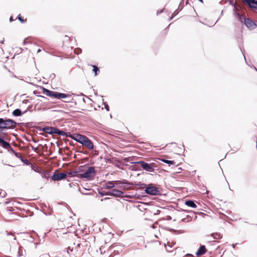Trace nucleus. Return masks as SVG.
Segmentation results:
<instances>
[{"label": "nucleus", "mask_w": 257, "mask_h": 257, "mask_svg": "<svg viewBox=\"0 0 257 257\" xmlns=\"http://www.w3.org/2000/svg\"><path fill=\"white\" fill-rule=\"evenodd\" d=\"M181 210H182V211H184V212H186V213H189V212H191V211H190V210H186V209H182Z\"/></svg>", "instance_id": "obj_52"}, {"label": "nucleus", "mask_w": 257, "mask_h": 257, "mask_svg": "<svg viewBox=\"0 0 257 257\" xmlns=\"http://www.w3.org/2000/svg\"><path fill=\"white\" fill-rule=\"evenodd\" d=\"M164 228H165V230H166L167 231H173L175 234H178L180 233L179 232V231H178L177 230H175V229H173V228H169V227H166Z\"/></svg>", "instance_id": "obj_30"}, {"label": "nucleus", "mask_w": 257, "mask_h": 257, "mask_svg": "<svg viewBox=\"0 0 257 257\" xmlns=\"http://www.w3.org/2000/svg\"><path fill=\"white\" fill-rule=\"evenodd\" d=\"M82 52V50L80 48H76L74 49V52L75 54L78 55L80 54Z\"/></svg>", "instance_id": "obj_36"}, {"label": "nucleus", "mask_w": 257, "mask_h": 257, "mask_svg": "<svg viewBox=\"0 0 257 257\" xmlns=\"http://www.w3.org/2000/svg\"><path fill=\"white\" fill-rule=\"evenodd\" d=\"M125 184H117V186H115L116 187H120L121 186H123Z\"/></svg>", "instance_id": "obj_51"}, {"label": "nucleus", "mask_w": 257, "mask_h": 257, "mask_svg": "<svg viewBox=\"0 0 257 257\" xmlns=\"http://www.w3.org/2000/svg\"><path fill=\"white\" fill-rule=\"evenodd\" d=\"M87 168L84 173L80 174L79 178H85L87 180H91L95 177L96 171L92 166L87 167Z\"/></svg>", "instance_id": "obj_3"}, {"label": "nucleus", "mask_w": 257, "mask_h": 257, "mask_svg": "<svg viewBox=\"0 0 257 257\" xmlns=\"http://www.w3.org/2000/svg\"><path fill=\"white\" fill-rule=\"evenodd\" d=\"M7 210L10 212H12L14 210V208L12 207H8L7 208Z\"/></svg>", "instance_id": "obj_47"}, {"label": "nucleus", "mask_w": 257, "mask_h": 257, "mask_svg": "<svg viewBox=\"0 0 257 257\" xmlns=\"http://www.w3.org/2000/svg\"><path fill=\"white\" fill-rule=\"evenodd\" d=\"M40 87L42 89L43 93L49 97H51L57 99L67 98V101H64L65 102H71V100L73 99V98H71V95L69 94H66L64 93H61L57 91L50 90L45 88L44 87L41 86H40Z\"/></svg>", "instance_id": "obj_1"}, {"label": "nucleus", "mask_w": 257, "mask_h": 257, "mask_svg": "<svg viewBox=\"0 0 257 257\" xmlns=\"http://www.w3.org/2000/svg\"><path fill=\"white\" fill-rule=\"evenodd\" d=\"M32 169L36 173H38L39 174H41V172H42L44 169L41 168H40V167H37L36 168V169H33V168H32Z\"/></svg>", "instance_id": "obj_33"}, {"label": "nucleus", "mask_w": 257, "mask_h": 257, "mask_svg": "<svg viewBox=\"0 0 257 257\" xmlns=\"http://www.w3.org/2000/svg\"><path fill=\"white\" fill-rule=\"evenodd\" d=\"M210 236H212L213 238V239H221L222 237V235L219 232L212 233L210 234Z\"/></svg>", "instance_id": "obj_22"}, {"label": "nucleus", "mask_w": 257, "mask_h": 257, "mask_svg": "<svg viewBox=\"0 0 257 257\" xmlns=\"http://www.w3.org/2000/svg\"><path fill=\"white\" fill-rule=\"evenodd\" d=\"M183 3H184V0H181V1L180 3V4L179 5V8L180 7V8H181L182 6L184 7Z\"/></svg>", "instance_id": "obj_49"}, {"label": "nucleus", "mask_w": 257, "mask_h": 257, "mask_svg": "<svg viewBox=\"0 0 257 257\" xmlns=\"http://www.w3.org/2000/svg\"><path fill=\"white\" fill-rule=\"evenodd\" d=\"M184 204L187 206L192 208H195L197 207V205L195 204V201L194 200L186 199L185 200Z\"/></svg>", "instance_id": "obj_15"}, {"label": "nucleus", "mask_w": 257, "mask_h": 257, "mask_svg": "<svg viewBox=\"0 0 257 257\" xmlns=\"http://www.w3.org/2000/svg\"><path fill=\"white\" fill-rule=\"evenodd\" d=\"M93 67V72L94 73V75L96 76L100 72L99 68L96 65H91Z\"/></svg>", "instance_id": "obj_27"}, {"label": "nucleus", "mask_w": 257, "mask_h": 257, "mask_svg": "<svg viewBox=\"0 0 257 257\" xmlns=\"http://www.w3.org/2000/svg\"><path fill=\"white\" fill-rule=\"evenodd\" d=\"M28 102H29V100L27 99H25L23 101V103H25V104L27 103Z\"/></svg>", "instance_id": "obj_54"}, {"label": "nucleus", "mask_w": 257, "mask_h": 257, "mask_svg": "<svg viewBox=\"0 0 257 257\" xmlns=\"http://www.w3.org/2000/svg\"><path fill=\"white\" fill-rule=\"evenodd\" d=\"M122 184L129 185L132 186H134L135 187H137L138 189H146V187L147 186V184H146L145 183H142L140 182L138 183H134L132 182H128L126 180L122 179Z\"/></svg>", "instance_id": "obj_9"}, {"label": "nucleus", "mask_w": 257, "mask_h": 257, "mask_svg": "<svg viewBox=\"0 0 257 257\" xmlns=\"http://www.w3.org/2000/svg\"><path fill=\"white\" fill-rule=\"evenodd\" d=\"M34 239V237L31 236V239H29V241H30V242H33Z\"/></svg>", "instance_id": "obj_53"}, {"label": "nucleus", "mask_w": 257, "mask_h": 257, "mask_svg": "<svg viewBox=\"0 0 257 257\" xmlns=\"http://www.w3.org/2000/svg\"><path fill=\"white\" fill-rule=\"evenodd\" d=\"M229 1V3L230 5H231L234 8V11H235L236 10L235 3H234L233 0H228Z\"/></svg>", "instance_id": "obj_37"}, {"label": "nucleus", "mask_w": 257, "mask_h": 257, "mask_svg": "<svg viewBox=\"0 0 257 257\" xmlns=\"http://www.w3.org/2000/svg\"><path fill=\"white\" fill-rule=\"evenodd\" d=\"M106 194L108 196L119 197L122 196L124 194V192L118 189L112 188L111 190L106 191Z\"/></svg>", "instance_id": "obj_10"}, {"label": "nucleus", "mask_w": 257, "mask_h": 257, "mask_svg": "<svg viewBox=\"0 0 257 257\" xmlns=\"http://www.w3.org/2000/svg\"><path fill=\"white\" fill-rule=\"evenodd\" d=\"M32 105L28 106L27 108L25 110V111H26V113H27L28 111H30V112H31L32 110L31 109L32 108Z\"/></svg>", "instance_id": "obj_44"}, {"label": "nucleus", "mask_w": 257, "mask_h": 257, "mask_svg": "<svg viewBox=\"0 0 257 257\" xmlns=\"http://www.w3.org/2000/svg\"><path fill=\"white\" fill-rule=\"evenodd\" d=\"M123 197H124V198H131V199H133V198H138V199H139L140 198V195H138L137 194H126V195H124L123 196H122Z\"/></svg>", "instance_id": "obj_24"}, {"label": "nucleus", "mask_w": 257, "mask_h": 257, "mask_svg": "<svg viewBox=\"0 0 257 257\" xmlns=\"http://www.w3.org/2000/svg\"><path fill=\"white\" fill-rule=\"evenodd\" d=\"M0 145L2 146V147L5 149H9L10 147H11V145L9 143L6 141L5 140L2 139L0 138Z\"/></svg>", "instance_id": "obj_19"}, {"label": "nucleus", "mask_w": 257, "mask_h": 257, "mask_svg": "<svg viewBox=\"0 0 257 257\" xmlns=\"http://www.w3.org/2000/svg\"><path fill=\"white\" fill-rule=\"evenodd\" d=\"M249 7L257 9V0H243Z\"/></svg>", "instance_id": "obj_13"}, {"label": "nucleus", "mask_w": 257, "mask_h": 257, "mask_svg": "<svg viewBox=\"0 0 257 257\" xmlns=\"http://www.w3.org/2000/svg\"><path fill=\"white\" fill-rule=\"evenodd\" d=\"M201 193L202 194H208L209 193V191L206 190L205 189H203L202 192H201Z\"/></svg>", "instance_id": "obj_46"}, {"label": "nucleus", "mask_w": 257, "mask_h": 257, "mask_svg": "<svg viewBox=\"0 0 257 257\" xmlns=\"http://www.w3.org/2000/svg\"><path fill=\"white\" fill-rule=\"evenodd\" d=\"M244 24L250 30L253 29L256 26L254 22L249 18H244Z\"/></svg>", "instance_id": "obj_11"}, {"label": "nucleus", "mask_w": 257, "mask_h": 257, "mask_svg": "<svg viewBox=\"0 0 257 257\" xmlns=\"http://www.w3.org/2000/svg\"><path fill=\"white\" fill-rule=\"evenodd\" d=\"M160 160L162 162L168 164L169 166H170L171 165H174L175 164V162L174 161L168 160L165 159H161Z\"/></svg>", "instance_id": "obj_25"}, {"label": "nucleus", "mask_w": 257, "mask_h": 257, "mask_svg": "<svg viewBox=\"0 0 257 257\" xmlns=\"http://www.w3.org/2000/svg\"><path fill=\"white\" fill-rule=\"evenodd\" d=\"M98 193L100 194L101 196L107 195L106 192H103L102 191H100L99 190H98Z\"/></svg>", "instance_id": "obj_42"}, {"label": "nucleus", "mask_w": 257, "mask_h": 257, "mask_svg": "<svg viewBox=\"0 0 257 257\" xmlns=\"http://www.w3.org/2000/svg\"><path fill=\"white\" fill-rule=\"evenodd\" d=\"M8 150L10 152H11V153H12L13 154L16 152V151L14 149V148L13 147H12L11 146V147L9 148V149Z\"/></svg>", "instance_id": "obj_45"}, {"label": "nucleus", "mask_w": 257, "mask_h": 257, "mask_svg": "<svg viewBox=\"0 0 257 257\" xmlns=\"http://www.w3.org/2000/svg\"><path fill=\"white\" fill-rule=\"evenodd\" d=\"M165 10V8L162 9L160 11H157V15H158L161 13H162Z\"/></svg>", "instance_id": "obj_48"}, {"label": "nucleus", "mask_w": 257, "mask_h": 257, "mask_svg": "<svg viewBox=\"0 0 257 257\" xmlns=\"http://www.w3.org/2000/svg\"><path fill=\"white\" fill-rule=\"evenodd\" d=\"M0 145L2 146V147L5 149H9L10 147H11V145L9 143L6 141L5 140L2 139L0 138Z\"/></svg>", "instance_id": "obj_18"}, {"label": "nucleus", "mask_w": 257, "mask_h": 257, "mask_svg": "<svg viewBox=\"0 0 257 257\" xmlns=\"http://www.w3.org/2000/svg\"><path fill=\"white\" fill-rule=\"evenodd\" d=\"M50 126H45L44 127H38V130L40 131L44 132L47 134V132L49 131Z\"/></svg>", "instance_id": "obj_31"}, {"label": "nucleus", "mask_w": 257, "mask_h": 257, "mask_svg": "<svg viewBox=\"0 0 257 257\" xmlns=\"http://www.w3.org/2000/svg\"><path fill=\"white\" fill-rule=\"evenodd\" d=\"M20 160L24 164H25L26 165H29L30 164L29 161L24 158L23 157H22V158L20 159Z\"/></svg>", "instance_id": "obj_32"}, {"label": "nucleus", "mask_w": 257, "mask_h": 257, "mask_svg": "<svg viewBox=\"0 0 257 257\" xmlns=\"http://www.w3.org/2000/svg\"><path fill=\"white\" fill-rule=\"evenodd\" d=\"M84 135L79 134H71L70 133L68 132V135L67 137L70 138L73 140L76 141L77 142L80 144V142L83 137Z\"/></svg>", "instance_id": "obj_12"}, {"label": "nucleus", "mask_w": 257, "mask_h": 257, "mask_svg": "<svg viewBox=\"0 0 257 257\" xmlns=\"http://www.w3.org/2000/svg\"><path fill=\"white\" fill-rule=\"evenodd\" d=\"M129 159H130V158H125L123 160H124L125 162H128V161H129Z\"/></svg>", "instance_id": "obj_60"}, {"label": "nucleus", "mask_w": 257, "mask_h": 257, "mask_svg": "<svg viewBox=\"0 0 257 257\" xmlns=\"http://www.w3.org/2000/svg\"><path fill=\"white\" fill-rule=\"evenodd\" d=\"M167 245L170 247V248H171L172 247V245H170V243L169 242H167Z\"/></svg>", "instance_id": "obj_62"}, {"label": "nucleus", "mask_w": 257, "mask_h": 257, "mask_svg": "<svg viewBox=\"0 0 257 257\" xmlns=\"http://www.w3.org/2000/svg\"><path fill=\"white\" fill-rule=\"evenodd\" d=\"M80 144L82 145V146L85 147L90 150H93L94 148L92 142L85 136H83Z\"/></svg>", "instance_id": "obj_6"}, {"label": "nucleus", "mask_w": 257, "mask_h": 257, "mask_svg": "<svg viewBox=\"0 0 257 257\" xmlns=\"http://www.w3.org/2000/svg\"><path fill=\"white\" fill-rule=\"evenodd\" d=\"M174 16L173 15H172V16L169 18V20L168 21H170L172 19H173V18H174Z\"/></svg>", "instance_id": "obj_58"}, {"label": "nucleus", "mask_w": 257, "mask_h": 257, "mask_svg": "<svg viewBox=\"0 0 257 257\" xmlns=\"http://www.w3.org/2000/svg\"><path fill=\"white\" fill-rule=\"evenodd\" d=\"M207 251V250L206 248V246L204 245H201L196 252V255L198 256L202 255L205 254Z\"/></svg>", "instance_id": "obj_14"}, {"label": "nucleus", "mask_w": 257, "mask_h": 257, "mask_svg": "<svg viewBox=\"0 0 257 257\" xmlns=\"http://www.w3.org/2000/svg\"><path fill=\"white\" fill-rule=\"evenodd\" d=\"M9 203H10V199H7V200L5 202V204H8Z\"/></svg>", "instance_id": "obj_61"}, {"label": "nucleus", "mask_w": 257, "mask_h": 257, "mask_svg": "<svg viewBox=\"0 0 257 257\" xmlns=\"http://www.w3.org/2000/svg\"><path fill=\"white\" fill-rule=\"evenodd\" d=\"M144 191L145 193L151 196L160 195L161 194L159 188L155 186L152 183L147 184V186L146 187Z\"/></svg>", "instance_id": "obj_4"}, {"label": "nucleus", "mask_w": 257, "mask_h": 257, "mask_svg": "<svg viewBox=\"0 0 257 257\" xmlns=\"http://www.w3.org/2000/svg\"><path fill=\"white\" fill-rule=\"evenodd\" d=\"M122 180L116 181H108L105 184L102 185V188L104 189H112L115 186H117V184H122Z\"/></svg>", "instance_id": "obj_8"}, {"label": "nucleus", "mask_w": 257, "mask_h": 257, "mask_svg": "<svg viewBox=\"0 0 257 257\" xmlns=\"http://www.w3.org/2000/svg\"><path fill=\"white\" fill-rule=\"evenodd\" d=\"M80 174H78L77 173V172L76 171V170L74 171L66 172L67 177V176H70L71 177H77L79 178Z\"/></svg>", "instance_id": "obj_21"}, {"label": "nucleus", "mask_w": 257, "mask_h": 257, "mask_svg": "<svg viewBox=\"0 0 257 257\" xmlns=\"http://www.w3.org/2000/svg\"><path fill=\"white\" fill-rule=\"evenodd\" d=\"M171 219H172L171 216H167V220H171Z\"/></svg>", "instance_id": "obj_64"}, {"label": "nucleus", "mask_w": 257, "mask_h": 257, "mask_svg": "<svg viewBox=\"0 0 257 257\" xmlns=\"http://www.w3.org/2000/svg\"><path fill=\"white\" fill-rule=\"evenodd\" d=\"M56 127L50 126L49 131L47 132V134L51 135L56 134Z\"/></svg>", "instance_id": "obj_28"}, {"label": "nucleus", "mask_w": 257, "mask_h": 257, "mask_svg": "<svg viewBox=\"0 0 257 257\" xmlns=\"http://www.w3.org/2000/svg\"><path fill=\"white\" fill-rule=\"evenodd\" d=\"M25 113H26V111L22 112L19 108H17L12 112L13 115L15 116H21Z\"/></svg>", "instance_id": "obj_16"}, {"label": "nucleus", "mask_w": 257, "mask_h": 257, "mask_svg": "<svg viewBox=\"0 0 257 257\" xmlns=\"http://www.w3.org/2000/svg\"><path fill=\"white\" fill-rule=\"evenodd\" d=\"M87 166L85 165L80 166L76 169V170L77 172V173L78 174H79V173L84 172L85 170V169L87 168Z\"/></svg>", "instance_id": "obj_26"}, {"label": "nucleus", "mask_w": 257, "mask_h": 257, "mask_svg": "<svg viewBox=\"0 0 257 257\" xmlns=\"http://www.w3.org/2000/svg\"><path fill=\"white\" fill-rule=\"evenodd\" d=\"M239 49H240V51H241V53H242V55H243V57H244V60H245V61L246 62V58H245V55H244V49H242V46H240V45H239Z\"/></svg>", "instance_id": "obj_41"}, {"label": "nucleus", "mask_w": 257, "mask_h": 257, "mask_svg": "<svg viewBox=\"0 0 257 257\" xmlns=\"http://www.w3.org/2000/svg\"><path fill=\"white\" fill-rule=\"evenodd\" d=\"M135 163L139 164L143 170L149 172H153L157 167L155 163H148L144 161H139Z\"/></svg>", "instance_id": "obj_5"}, {"label": "nucleus", "mask_w": 257, "mask_h": 257, "mask_svg": "<svg viewBox=\"0 0 257 257\" xmlns=\"http://www.w3.org/2000/svg\"><path fill=\"white\" fill-rule=\"evenodd\" d=\"M13 154L16 157L20 159H21L23 157L21 153L17 152L16 151Z\"/></svg>", "instance_id": "obj_39"}, {"label": "nucleus", "mask_w": 257, "mask_h": 257, "mask_svg": "<svg viewBox=\"0 0 257 257\" xmlns=\"http://www.w3.org/2000/svg\"><path fill=\"white\" fill-rule=\"evenodd\" d=\"M186 218H182V220H181V221H182V222H187V221H186Z\"/></svg>", "instance_id": "obj_63"}, {"label": "nucleus", "mask_w": 257, "mask_h": 257, "mask_svg": "<svg viewBox=\"0 0 257 257\" xmlns=\"http://www.w3.org/2000/svg\"><path fill=\"white\" fill-rule=\"evenodd\" d=\"M17 19L19 20V21H20V22H21V23H24L27 21V20H24L22 18V17H21V14H19V15L18 16V17H17Z\"/></svg>", "instance_id": "obj_40"}, {"label": "nucleus", "mask_w": 257, "mask_h": 257, "mask_svg": "<svg viewBox=\"0 0 257 257\" xmlns=\"http://www.w3.org/2000/svg\"><path fill=\"white\" fill-rule=\"evenodd\" d=\"M9 20L10 22L14 21V19L12 16L10 17Z\"/></svg>", "instance_id": "obj_56"}, {"label": "nucleus", "mask_w": 257, "mask_h": 257, "mask_svg": "<svg viewBox=\"0 0 257 257\" xmlns=\"http://www.w3.org/2000/svg\"><path fill=\"white\" fill-rule=\"evenodd\" d=\"M50 77L52 79H54L55 77V74L54 73H52L50 75Z\"/></svg>", "instance_id": "obj_50"}, {"label": "nucleus", "mask_w": 257, "mask_h": 257, "mask_svg": "<svg viewBox=\"0 0 257 257\" xmlns=\"http://www.w3.org/2000/svg\"><path fill=\"white\" fill-rule=\"evenodd\" d=\"M42 177L45 179H48L50 178L49 172L44 170L40 174Z\"/></svg>", "instance_id": "obj_23"}, {"label": "nucleus", "mask_w": 257, "mask_h": 257, "mask_svg": "<svg viewBox=\"0 0 257 257\" xmlns=\"http://www.w3.org/2000/svg\"><path fill=\"white\" fill-rule=\"evenodd\" d=\"M79 153H83L84 154H87L88 152L85 151V152H83L82 151H79Z\"/></svg>", "instance_id": "obj_57"}, {"label": "nucleus", "mask_w": 257, "mask_h": 257, "mask_svg": "<svg viewBox=\"0 0 257 257\" xmlns=\"http://www.w3.org/2000/svg\"><path fill=\"white\" fill-rule=\"evenodd\" d=\"M134 186H131V185H124L123 186V190H130L131 189H132V187H133Z\"/></svg>", "instance_id": "obj_34"}, {"label": "nucleus", "mask_w": 257, "mask_h": 257, "mask_svg": "<svg viewBox=\"0 0 257 257\" xmlns=\"http://www.w3.org/2000/svg\"><path fill=\"white\" fill-rule=\"evenodd\" d=\"M102 101H103V104L104 105V108L106 109V110L107 111H109V107L108 104L106 102H104L103 99H102Z\"/></svg>", "instance_id": "obj_38"}, {"label": "nucleus", "mask_w": 257, "mask_h": 257, "mask_svg": "<svg viewBox=\"0 0 257 257\" xmlns=\"http://www.w3.org/2000/svg\"><path fill=\"white\" fill-rule=\"evenodd\" d=\"M19 123L14 120L7 117H0V131L6 130H13L15 128Z\"/></svg>", "instance_id": "obj_2"}, {"label": "nucleus", "mask_w": 257, "mask_h": 257, "mask_svg": "<svg viewBox=\"0 0 257 257\" xmlns=\"http://www.w3.org/2000/svg\"><path fill=\"white\" fill-rule=\"evenodd\" d=\"M234 12L235 16H236L237 17L239 20L241 22H242V19L244 20V18H246L245 17H244L243 15H242L240 14L239 13H238L236 11V10L235 11H234Z\"/></svg>", "instance_id": "obj_29"}, {"label": "nucleus", "mask_w": 257, "mask_h": 257, "mask_svg": "<svg viewBox=\"0 0 257 257\" xmlns=\"http://www.w3.org/2000/svg\"><path fill=\"white\" fill-rule=\"evenodd\" d=\"M18 253H19V256H22L23 255L22 254V253L21 252V249L20 248L19 249Z\"/></svg>", "instance_id": "obj_55"}, {"label": "nucleus", "mask_w": 257, "mask_h": 257, "mask_svg": "<svg viewBox=\"0 0 257 257\" xmlns=\"http://www.w3.org/2000/svg\"><path fill=\"white\" fill-rule=\"evenodd\" d=\"M56 134L61 136L67 137L68 135V132H66L63 130H60L56 127Z\"/></svg>", "instance_id": "obj_20"}, {"label": "nucleus", "mask_w": 257, "mask_h": 257, "mask_svg": "<svg viewBox=\"0 0 257 257\" xmlns=\"http://www.w3.org/2000/svg\"><path fill=\"white\" fill-rule=\"evenodd\" d=\"M33 93L34 94H36L37 95V96H38V97H41V98H43L44 99H47V98L45 97V96H44L37 95V91H34Z\"/></svg>", "instance_id": "obj_43"}, {"label": "nucleus", "mask_w": 257, "mask_h": 257, "mask_svg": "<svg viewBox=\"0 0 257 257\" xmlns=\"http://www.w3.org/2000/svg\"><path fill=\"white\" fill-rule=\"evenodd\" d=\"M0 138L3 139V140H10V137L8 133H6L4 131H0Z\"/></svg>", "instance_id": "obj_17"}, {"label": "nucleus", "mask_w": 257, "mask_h": 257, "mask_svg": "<svg viewBox=\"0 0 257 257\" xmlns=\"http://www.w3.org/2000/svg\"><path fill=\"white\" fill-rule=\"evenodd\" d=\"M183 8V6H182L180 9H179V8H178V9L176 10L173 13V15L175 17V16H176L178 14V13L182 10V9Z\"/></svg>", "instance_id": "obj_35"}, {"label": "nucleus", "mask_w": 257, "mask_h": 257, "mask_svg": "<svg viewBox=\"0 0 257 257\" xmlns=\"http://www.w3.org/2000/svg\"><path fill=\"white\" fill-rule=\"evenodd\" d=\"M186 255L188 256H190V257H194L193 256V255H192V254H190V253H188V254H186Z\"/></svg>", "instance_id": "obj_59"}, {"label": "nucleus", "mask_w": 257, "mask_h": 257, "mask_svg": "<svg viewBox=\"0 0 257 257\" xmlns=\"http://www.w3.org/2000/svg\"><path fill=\"white\" fill-rule=\"evenodd\" d=\"M66 177H67L66 173H59L55 171L51 176V179L54 181H60L64 179Z\"/></svg>", "instance_id": "obj_7"}]
</instances>
